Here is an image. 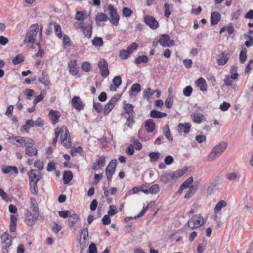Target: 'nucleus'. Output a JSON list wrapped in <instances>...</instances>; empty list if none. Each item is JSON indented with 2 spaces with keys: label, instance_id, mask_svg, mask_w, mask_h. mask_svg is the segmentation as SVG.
Returning a JSON list of instances; mask_svg holds the SVG:
<instances>
[{
  "label": "nucleus",
  "instance_id": "17",
  "mask_svg": "<svg viewBox=\"0 0 253 253\" xmlns=\"http://www.w3.org/2000/svg\"><path fill=\"white\" fill-rule=\"evenodd\" d=\"M69 73L73 76H76L79 72V67L77 65L76 60H72L68 63Z\"/></svg>",
  "mask_w": 253,
  "mask_h": 253
},
{
  "label": "nucleus",
  "instance_id": "10",
  "mask_svg": "<svg viewBox=\"0 0 253 253\" xmlns=\"http://www.w3.org/2000/svg\"><path fill=\"white\" fill-rule=\"evenodd\" d=\"M98 66L100 70L101 75L103 77H106L109 74L107 61L104 59H101L98 62Z\"/></svg>",
  "mask_w": 253,
  "mask_h": 253
},
{
  "label": "nucleus",
  "instance_id": "9",
  "mask_svg": "<svg viewBox=\"0 0 253 253\" xmlns=\"http://www.w3.org/2000/svg\"><path fill=\"white\" fill-rule=\"evenodd\" d=\"M158 42L164 47L173 46L175 45L174 41L170 39V37L167 34L162 35Z\"/></svg>",
  "mask_w": 253,
  "mask_h": 253
},
{
  "label": "nucleus",
  "instance_id": "23",
  "mask_svg": "<svg viewBox=\"0 0 253 253\" xmlns=\"http://www.w3.org/2000/svg\"><path fill=\"white\" fill-rule=\"evenodd\" d=\"M221 19V14L218 12H213L211 15V25L217 24Z\"/></svg>",
  "mask_w": 253,
  "mask_h": 253
},
{
  "label": "nucleus",
  "instance_id": "54",
  "mask_svg": "<svg viewBox=\"0 0 253 253\" xmlns=\"http://www.w3.org/2000/svg\"><path fill=\"white\" fill-rule=\"evenodd\" d=\"M192 92L193 88L191 86L186 87L183 91V95L186 97L190 96Z\"/></svg>",
  "mask_w": 253,
  "mask_h": 253
},
{
  "label": "nucleus",
  "instance_id": "35",
  "mask_svg": "<svg viewBox=\"0 0 253 253\" xmlns=\"http://www.w3.org/2000/svg\"><path fill=\"white\" fill-rule=\"evenodd\" d=\"M228 59V54L222 52L219 56V59L218 60V63L219 65H223L227 63Z\"/></svg>",
  "mask_w": 253,
  "mask_h": 253
},
{
  "label": "nucleus",
  "instance_id": "62",
  "mask_svg": "<svg viewBox=\"0 0 253 253\" xmlns=\"http://www.w3.org/2000/svg\"><path fill=\"white\" fill-rule=\"evenodd\" d=\"M109 208L110 210L108 211V215H109L110 216H112L117 213V211L116 209V208L115 206L113 205H110Z\"/></svg>",
  "mask_w": 253,
  "mask_h": 253
},
{
  "label": "nucleus",
  "instance_id": "40",
  "mask_svg": "<svg viewBox=\"0 0 253 253\" xmlns=\"http://www.w3.org/2000/svg\"><path fill=\"white\" fill-rule=\"evenodd\" d=\"M165 11H164V15L166 17L169 18L171 13V9H172L173 7L171 5L168 3H166L164 5Z\"/></svg>",
  "mask_w": 253,
  "mask_h": 253
},
{
  "label": "nucleus",
  "instance_id": "1",
  "mask_svg": "<svg viewBox=\"0 0 253 253\" xmlns=\"http://www.w3.org/2000/svg\"><path fill=\"white\" fill-rule=\"evenodd\" d=\"M39 30V25L38 24L32 25L28 29L23 43L25 44L29 43L34 44L35 43L37 35Z\"/></svg>",
  "mask_w": 253,
  "mask_h": 253
},
{
  "label": "nucleus",
  "instance_id": "11",
  "mask_svg": "<svg viewBox=\"0 0 253 253\" xmlns=\"http://www.w3.org/2000/svg\"><path fill=\"white\" fill-rule=\"evenodd\" d=\"M29 182H38L41 178L40 172L37 169H31L28 173Z\"/></svg>",
  "mask_w": 253,
  "mask_h": 253
},
{
  "label": "nucleus",
  "instance_id": "13",
  "mask_svg": "<svg viewBox=\"0 0 253 253\" xmlns=\"http://www.w3.org/2000/svg\"><path fill=\"white\" fill-rule=\"evenodd\" d=\"M144 22L152 29H156L159 26L158 21L154 17L146 15L144 17Z\"/></svg>",
  "mask_w": 253,
  "mask_h": 253
},
{
  "label": "nucleus",
  "instance_id": "33",
  "mask_svg": "<svg viewBox=\"0 0 253 253\" xmlns=\"http://www.w3.org/2000/svg\"><path fill=\"white\" fill-rule=\"evenodd\" d=\"M33 146L34 144H32L30 146H26L25 153L27 155L31 157L37 155V150Z\"/></svg>",
  "mask_w": 253,
  "mask_h": 253
},
{
  "label": "nucleus",
  "instance_id": "25",
  "mask_svg": "<svg viewBox=\"0 0 253 253\" xmlns=\"http://www.w3.org/2000/svg\"><path fill=\"white\" fill-rule=\"evenodd\" d=\"M41 76L39 78L38 81L39 82L43 84L45 86H48L50 81L48 79L47 75L45 74V72L44 71H41Z\"/></svg>",
  "mask_w": 253,
  "mask_h": 253
},
{
  "label": "nucleus",
  "instance_id": "50",
  "mask_svg": "<svg viewBox=\"0 0 253 253\" xmlns=\"http://www.w3.org/2000/svg\"><path fill=\"white\" fill-rule=\"evenodd\" d=\"M29 185L31 193L34 195L37 194L38 192L37 182H29Z\"/></svg>",
  "mask_w": 253,
  "mask_h": 253
},
{
  "label": "nucleus",
  "instance_id": "14",
  "mask_svg": "<svg viewBox=\"0 0 253 253\" xmlns=\"http://www.w3.org/2000/svg\"><path fill=\"white\" fill-rule=\"evenodd\" d=\"M119 98L116 96L112 97L105 105L104 108V114L107 115L112 110Z\"/></svg>",
  "mask_w": 253,
  "mask_h": 253
},
{
  "label": "nucleus",
  "instance_id": "46",
  "mask_svg": "<svg viewBox=\"0 0 253 253\" xmlns=\"http://www.w3.org/2000/svg\"><path fill=\"white\" fill-rule=\"evenodd\" d=\"M148 61L147 56L145 55H142L138 56L135 59V62L136 64H140L141 63H146Z\"/></svg>",
  "mask_w": 253,
  "mask_h": 253
},
{
  "label": "nucleus",
  "instance_id": "38",
  "mask_svg": "<svg viewBox=\"0 0 253 253\" xmlns=\"http://www.w3.org/2000/svg\"><path fill=\"white\" fill-rule=\"evenodd\" d=\"M30 206L32 211L35 212L34 214H39L38 206L35 199L31 198L30 200Z\"/></svg>",
  "mask_w": 253,
  "mask_h": 253
},
{
  "label": "nucleus",
  "instance_id": "24",
  "mask_svg": "<svg viewBox=\"0 0 253 253\" xmlns=\"http://www.w3.org/2000/svg\"><path fill=\"white\" fill-rule=\"evenodd\" d=\"M196 85L200 88L202 91L207 90V86L205 80L203 78H199L196 82Z\"/></svg>",
  "mask_w": 253,
  "mask_h": 253
},
{
  "label": "nucleus",
  "instance_id": "22",
  "mask_svg": "<svg viewBox=\"0 0 253 253\" xmlns=\"http://www.w3.org/2000/svg\"><path fill=\"white\" fill-rule=\"evenodd\" d=\"M145 128L148 132H153L155 128V124L152 119H148L145 122Z\"/></svg>",
  "mask_w": 253,
  "mask_h": 253
},
{
  "label": "nucleus",
  "instance_id": "18",
  "mask_svg": "<svg viewBox=\"0 0 253 253\" xmlns=\"http://www.w3.org/2000/svg\"><path fill=\"white\" fill-rule=\"evenodd\" d=\"M72 106L77 110H81L84 109V105L82 103L79 96H74L72 99Z\"/></svg>",
  "mask_w": 253,
  "mask_h": 253
},
{
  "label": "nucleus",
  "instance_id": "44",
  "mask_svg": "<svg viewBox=\"0 0 253 253\" xmlns=\"http://www.w3.org/2000/svg\"><path fill=\"white\" fill-rule=\"evenodd\" d=\"M24 59V57L22 54H18L12 59V63L14 65H18L23 62Z\"/></svg>",
  "mask_w": 253,
  "mask_h": 253
},
{
  "label": "nucleus",
  "instance_id": "4",
  "mask_svg": "<svg viewBox=\"0 0 253 253\" xmlns=\"http://www.w3.org/2000/svg\"><path fill=\"white\" fill-rule=\"evenodd\" d=\"M2 249L8 253L9 247L12 245V237L7 232H4L1 236Z\"/></svg>",
  "mask_w": 253,
  "mask_h": 253
},
{
  "label": "nucleus",
  "instance_id": "6",
  "mask_svg": "<svg viewBox=\"0 0 253 253\" xmlns=\"http://www.w3.org/2000/svg\"><path fill=\"white\" fill-rule=\"evenodd\" d=\"M108 9L109 10V14L110 17L109 20L110 23L115 26L118 25L120 16L118 14L116 9L111 4L108 5Z\"/></svg>",
  "mask_w": 253,
  "mask_h": 253
},
{
  "label": "nucleus",
  "instance_id": "12",
  "mask_svg": "<svg viewBox=\"0 0 253 253\" xmlns=\"http://www.w3.org/2000/svg\"><path fill=\"white\" fill-rule=\"evenodd\" d=\"M178 179L176 173H165L160 176L161 181L165 184L169 183L171 181Z\"/></svg>",
  "mask_w": 253,
  "mask_h": 253
},
{
  "label": "nucleus",
  "instance_id": "59",
  "mask_svg": "<svg viewBox=\"0 0 253 253\" xmlns=\"http://www.w3.org/2000/svg\"><path fill=\"white\" fill-rule=\"evenodd\" d=\"M141 90V85L140 84L136 83L133 84L131 87L130 91L138 93Z\"/></svg>",
  "mask_w": 253,
  "mask_h": 253
},
{
  "label": "nucleus",
  "instance_id": "29",
  "mask_svg": "<svg viewBox=\"0 0 253 253\" xmlns=\"http://www.w3.org/2000/svg\"><path fill=\"white\" fill-rule=\"evenodd\" d=\"M2 171L5 174H8L11 171H13L15 174H17L18 172L17 168L16 166H3Z\"/></svg>",
  "mask_w": 253,
  "mask_h": 253
},
{
  "label": "nucleus",
  "instance_id": "27",
  "mask_svg": "<svg viewBox=\"0 0 253 253\" xmlns=\"http://www.w3.org/2000/svg\"><path fill=\"white\" fill-rule=\"evenodd\" d=\"M123 116L126 119L125 125L131 128L132 125L134 123V116L126 115V114H122Z\"/></svg>",
  "mask_w": 253,
  "mask_h": 253
},
{
  "label": "nucleus",
  "instance_id": "15",
  "mask_svg": "<svg viewBox=\"0 0 253 253\" xmlns=\"http://www.w3.org/2000/svg\"><path fill=\"white\" fill-rule=\"evenodd\" d=\"M178 131L179 133H184L188 134L191 127V124L190 123H180L178 125Z\"/></svg>",
  "mask_w": 253,
  "mask_h": 253
},
{
  "label": "nucleus",
  "instance_id": "42",
  "mask_svg": "<svg viewBox=\"0 0 253 253\" xmlns=\"http://www.w3.org/2000/svg\"><path fill=\"white\" fill-rule=\"evenodd\" d=\"M193 182V178L192 177H189L185 181H184L180 186V189L183 190L189 187Z\"/></svg>",
  "mask_w": 253,
  "mask_h": 253
},
{
  "label": "nucleus",
  "instance_id": "3",
  "mask_svg": "<svg viewBox=\"0 0 253 253\" xmlns=\"http://www.w3.org/2000/svg\"><path fill=\"white\" fill-rule=\"evenodd\" d=\"M205 223L204 220L201 214L195 215L188 222L187 225L191 229L197 228L202 226Z\"/></svg>",
  "mask_w": 253,
  "mask_h": 253
},
{
  "label": "nucleus",
  "instance_id": "19",
  "mask_svg": "<svg viewBox=\"0 0 253 253\" xmlns=\"http://www.w3.org/2000/svg\"><path fill=\"white\" fill-rule=\"evenodd\" d=\"M48 116L51 121V122L53 124H55L59 121V119L61 116V114L57 111L51 109L49 111Z\"/></svg>",
  "mask_w": 253,
  "mask_h": 253
},
{
  "label": "nucleus",
  "instance_id": "20",
  "mask_svg": "<svg viewBox=\"0 0 253 253\" xmlns=\"http://www.w3.org/2000/svg\"><path fill=\"white\" fill-rule=\"evenodd\" d=\"M113 84L111 85L110 89L111 91H115L122 84V79L119 76H115L113 80Z\"/></svg>",
  "mask_w": 253,
  "mask_h": 253
},
{
  "label": "nucleus",
  "instance_id": "57",
  "mask_svg": "<svg viewBox=\"0 0 253 253\" xmlns=\"http://www.w3.org/2000/svg\"><path fill=\"white\" fill-rule=\"evenodd\" d=\"M44 93L43 91H42L40 95L36 96L35 98L34 101H33V104L36 105V104H37L40 101L44 99Z\"/></svg>",
  "mask_w": 253,
  "mask_h": 253
},
{
  "label": "nucleus",
  "instance_id": "39",
  "mask_svg": "<svg viewBox=\"0 0 253 253\" xmlns=\"http://www.w3.org/2000/svg\"><path fill=\"white\" fill-rule=\"evenodd\" d=\"M92 44L96 47H101L103 44V39L101 37H96L92 41Z\"/></svg>",
  "mask_w": 253,
  "mask_h": 253
},
{
  "label": "nucleus",
  "instance_id": "26",
  "mask_svg": "<svg viewBox=\"0 0 253 253\" xmlns=\"http://www.w3.org/2000/svg\"><path fill=\"white\" fill-rule=\"evenodd\" d=\"M79 219L78 215L76 213L70 214L69 217V227L72 229L74 228L75 224L77 222Z\"/></svg>",
  "mask_w": 253,
  "mask_h": 253
},
{
  "label": "nucleus",
  "instance_id": "28",
  "mask_svg": "<svg viewBox=\"0 0 253 253\" xmlns=\"http://www.w3.org/2000/svg\"><path fill=\"white\" fill-rule=\"evenodd\" d=\"M124 109L125 112L123 114H126V115L134 116V111L133 106L129 103L125 104L124 106Z\"/></svg>",
  "mask_w": 253,
  "mask_h": 253
},
{
  "label": "nucleus",
  "instance_id": "41",
  "mask_svg": "<svg viewBox=\"0 0 253 253\" xmlns=\"http://www.w3.org/2000/svg\"><path fill=\"white\" fill-rule=\"evenodd\" d=\"M173 102V99L172 94H169L165 101L166 107L168 109L170 108L172 106Z\"/></svg>",
  "mask_w": 253,
  "mask_h": 253
},
{
  "label": "nucleus",
  "instance_id": "49",
  "mask_svg": "<svg viewBox=\"0 0 253 253\" xmlns=\"http://www.w3.org/2000/svg\"><path fill=\"white\" fill-rule=\"evenodd\" d=\"M160 191L159 186L158 184H154L149 188V193L152 194H156Z\"/></svg>",
  "mask_w": 253,
  "mask_h": 253
},
{
  "label": "nucleus",
  "instance_id": "53",
  "mask_svg": "<svg viewBox=\"0 0 253 253\" xmlns=\"http://www.w3.org/2000/svg\"><path fill=\"white\" fill-rule=\"evenodd\" d=\"M159 155L160 154L158 152H150L149 154L151 162L157 161L160 158Z\"/></svg>",
  "mask_w": 253,
  "mask_h": 253
},
{
  "label": "nucleus",
  "instance_id": "48",
  "mask_svg": "<svg viewBox=\"0 0 253 253\" xmlns=\"http://www.w3.org/2000/svg\"><path fill=\"white\" fill-rule=\"evenodd\" d=\"M86 14V13L84 14L82 12L77 11L75 18L77 20L83 21L85 19V16H87Z\"/></svg>",
  "mask_w": 253,
  "mask_h": 253
},
{
  "label": "nucleus",
  "instance_id": "45",
  "mask_svg": "<svg viewBox=\"0 0 253 253\" xmlns=\"http://www.w3.org/2000/svg\"><path fill=\"white\" fill-rule=\"evenodd\" d=\"M54 30L55 34L56 35V36L59 38H62L63 36V34L60 25L57 23H55Z\"/></svg>",
  "mask_w": 253,
  "mask_h": 253
},
{
  "label": "nucleus",
  "instance_id": "64",
  "mask_svg": "<svg viewBox=\"0 0 253 253\" xmlns=\"http://www.w3.org/2000/svg\"><path fill=\"white\" fill-rule=\"evenodd\" d=\"M89 253H97V248L95 244L91 243L89 246Z\"/></svg>",
  "mask_w": 253,
  "mask_h": 253
},
{
  "label": "nucleus",
  "instance_id": "63",
  "mask_svg": "<svg viewBox=\"0 0 253 253\" xmlns=\"http://www.w3.org/2000/svg\"><path fill=\"white\" fill-rule=\"evenodd\" d=\"M246 37H248L249 40L245 42V45L247 47L249 48L253 44V37L250 36H247Z\"/></svg>",
  "mask_w": 253,
  "mask_h": 253
},
{
  "label": "nucleus",
  "instance_id": "51",
  "mask_svg": "<svg viewBox=\"0 0 253 253\" xmlns=\"http://www.w3.org/2000/svg\"><path fill=\"white\" fill-rule=\"evenodd\" d=\"M34 93V91L30 89H26L23 91L24 95L26 96V98L28 100H30L31 99V97L33 96Z\"/></svg>",
  "mask_w": 253,
  "mask_h": 253
},
{
  "label": "nucleus",
  "instance_id": "60",
  "mask_svg": "<svg viewBox=\"0 0 253 253\" xmlns=\"http://www.w3.org/2000/svg\"><path fill=\"white\" fill-rule=\"evenodd\" d=\"M58 214L60 217H61L63 218H66L68 216L69 217V216L71 214V212L70 211H69L68 210H64V211H59L58 212Z\"/></svg>",
  "mask_w": 253,
  "mask_h": 253
},
{
  "label": "nucleus",
  "instance_id": "36",
  "mask_svg": "<svg viewBox=\"0 0 253 253\" xmlns=\"http://www.w3.org/2000/svg\"><path fill=\"white\" fill-rule=\"evenodd\" d=\"M108 19V17L106 14L103 13H98L96 16L95 21L96 23L98 24L102 21H107Z\"/></svg>",
  "mask_w": 253,
  "mask_h": 253
},
{
  "label": "nucleus",
  "instance_id": "8",
  "mask_svg": "<svg viewBox=\"0 0 253 253\" xmlns=\"http://www.w3.org/2000/svg\"><path fill=\"white\" fill-rule=\"evenodd\" d=\"M9 139L14 140L16 142L19 143V146H30L34 144V141L28 137H23L21 136H14L9 138Z\"/></svg>",
  "mask_w": 253,
  "mask_h": 253
},
{
  "label": "nucleus",
  "instance_id": "47",
  "mask_svg": "<svg viewBox=\"0 0 253 253\" xmlns=\"http://www.w3.org/2000/svg\"><path fill=\"white\" fill-rule=\"evenodd\" d=\"M138 48V44L136 42H133L128 46L126 50L129 55Z\"/></svg>",
  "mask_w": 253,
  "mask_h": 253
},
{
  "label": "nucleus",
  "instance_id": "30",
  "mask_svg": "<svg viewBox=\"0 0 253 253\" xmlns=\"http://www.w3.org/2000/svg\"><path fill=\"white\" fill-rule=\"evenodd\" d=\"M150 117L153 118H162L167 116V113L161 112L156 110H152L150 112Z\"/></svg>",
  "mask_w": 253,
  "mask_h": 253
},
{
  "label": "nucleus",
  "instance_id": "61",
  "mask_svg": "<svg viewBox=\"0 0 253 253\" xmlns=\"http://www.w3.org/2000/svg\"><path fill=\"white\" fill-rule=\"evenodd\" d=\"M82 69L85 72H89L90 70L91 65L87 62H84L82 65Z\"/></svg>",
  "mask_w": 253,
  "mask_h": 253
},
{
  "label": "nucleus",
  "instance_id": "21",
  "mask_svg": "<svg viewBox=\"0 0 253 253\" xmlns=\"http://www.w3.org/2000/svg\"><path fill=\"white\" fill-rule=\"evenodd\" d=\"M82 31L85 37L89 39L90 38L92 31V20H91L89 24L85 25Z\"/></svg>",
  "mask_w": 253,
  "mask_h": 253
},
{
  "label": "nucleus",
  "instance_id": "58",
  "mask_svg": "<svg viewBox=\"0 0 253 253\" xmlns=\"http://www.w3.org/2000/svg\"><path fill=\"white\" fill-rule=\"evenodd\" d=\"M129 56L126 50H121L119 52V57L122 59H126Z\"/></svg>",
  "mask_w": 253,
  "mask_h": 253
},
{
  "label": "nucleus",
  "instance_id": "52",
  "mask_svg": "<svg viewBox=\"0 0 253 253\" xmlns=\"http://www.w3.org/2000/svg\"><path fill=\"white\" fill-rule=\"evenodd\" d=\"M155 91L152 90L150 88H148L144 91L143 97L147 100L149 99Z\"/></svg>",
  "mask_w": 253,
  "mask_h": 253
},
{
  "label": "nucleus",
  "instance_id": "37",
  "mask_svg": "<svg viewBox=\"0 0 253 253\" xmlns=\"http://www.w3.org/2000/svg\"><path fill=\"white\" fill-rule=\"evenodd\" d=\"M35 125V122L32 119L28 120L26 121V123L22 126V128L25 131L28 132L32 127Z\"/></svg>",
  "mask_w": 253,
  "mask_h": 253
},
{
  "label": "nucleus",
  "instance_id": "34",
  "mask_svg": "<svg viewBox=\"0 0 253 253\" xmlns=\"http://www.w3.org/2000/svg\"><path fill=\"white\" fill-rule=\"evenodd\" d=\"M227 203L225 200H220L216 205L214 208V212L215 213H218L222 209V208L226 207Z\"/></svg>",
  "mask_w": 253,
  "mask_h": 253
},
{
  "label": "nucleus",
  "instance_id": "5",
  "mask_svg": "<svg viewBox=\"0 0 253 253\" xmlns=\"http://www.w3.org/2000/svg\"><path fill=\"white\" fill-rule=\"evenodd\" d=\"M62 131L63 133L60 136L61 143L66 147L69 148L71 146L69 132L67 128L64 126H62Z\"/></svg>",
  "mask_w": 253,
  "mask_h": 253
},
{
  "label": "nucleus",
  "instance_id": "55",
  "mask_svg": "<svg viewBox=\"0 0 253 253\" xmlns=\"http://www.w3.org/2000/svg\"><path fill=\"white\" fill-rule=\"evenodd\" d=\"M123 15L125 17H129L132 14V11L128 7H124L122 10Z\"/></svg>",
  "mask_w": 253,
  "mask_h": 253
},
{
  "label": "nucleus",
  "instance_id": "7",
  "mask_svg": "<svg viewBox=\"0 0 253 253\" xmlns=\"http://www.w3.org/2000/svg\"><path fill=\"white\" fill-rule=\"evenodd\" d=\"M117 164L116 160H111L106 168L105 173L107 180L110 182L114 174Z\"/></svg>",
  "mask_w": 253,
  "mask_h": 253
},
{
  "label": "nucleus",
  "instance_id": "2",
  "mask_svg": "<svg viewBox=\"0 0 253 253\" xmlns=\"http://www.w3.org/2000/svg\"><path fill=\"white\" fill-rule=\"evenodd\" d=\"M227 147V143L225 142H222L214 147L208 156V160L212 161L215 160L222 154Z\"/></svg>",
  "mask_w": 253,
  "mask_h": 253
},
{
  "label": "nucleus",
  "instance_id": "56",
  "mask_svg": "<svg viewBox=\"0 0 253 253\" xmlns=\"http://www.w3.org/2000/svg\"><path fill=\"white\" fill-rule=\"evenodd\" d=\"M63 45L68 46L71 45V41L69 36L66 35L63 36Z\"/></svg>",
  "mask_w": 253,
  "mask_h": 253
},
{
  "label": "nucleus",
  "instance_id": "31",
  "mask_svg": "<svg viewBox=\"0 0 253 253\" xmlns=\"http://www.w3.org/2000/svg\"><path fill=\"white\" fill-rule=\"evenodd\" d=\"M73 178V174L70 171H65L63 176V180L64 184H68Z\"/></svg>",
  "mask_w": 253,
  "mask_h": 253
},
{
  "label": "nucleus",
  "instance_id": "32",
  "mask_svg": "<svg viewBox=\"0 0 253 253\" xmlns=\"http://www.w3.org/2000/svg\"><path fill=\"white\" fill-rule=\"evenodd\" d=\"M193 121L197 123H200L203 119H205V116L199 113H194L191 115Z\"/></svg>",
  "mask_w": 253,
  "mask_h": 253
},
{
  "label": "nucleus",
  "instance_id": "43",
  "mask_svg": "<svg viewBox=\"0 0 253 253\" xmlns=\"http://www.w3.org/2000/svg\"><path fill=\"white\" fill-rule=\"evenodd\" d=\"M247 59V49L244 48L242 49L239 55V59L241 63H244Z\"/></svg>",
  "mask_w": 253,
  "mask_h": 253
},
{
  "label": "nucleus",
  "instance_id": "16",
  "mask_svg": "<svg viewBox=\"0 0 253 253\" xmlns=\"http://www.w3.org/2000/svg\"><path fill=\"white\" fill-rule=\"evenodd\" d=\"M39 216V213L32 214L31 213H28L26 216L25 222L28 226L33 225Z\"/></svg>",
  "mask_w": 253,
  "mask_h": 253
}]
</instances>
